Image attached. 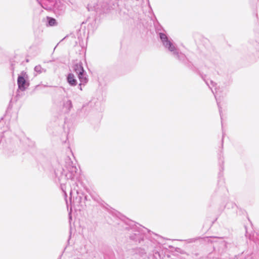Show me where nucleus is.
Masks as SVG:
<instances>
[{
	"label": "nucleus",
	"instance_id": "ddd939ff",
	"mask_svg": "<svg viewBox=\"0 0 259 259\" xmlns=\"http://www.w3.org/2000/svg\"><path fill=\"white\" fill-rule=\"evenodd\" d=\"M34 70L35 72L39 74L41 73L42 72H45L46 71V70L42 68L41 66L39 65L36 66L34 67Z\"/></svg>",
	"mask_w": 259,
	"mask_h": 259
},
{
	"label": "nucleus",
	"instance_id": "f8f14e48",
	"mask_svg": "<svg viewBox=\"0 0 259 259\" xmlns=\"http://www.w3.org/2000/svg\"><path fill=\"white\" fill-rule=\"evenodd\" d=\"M47 25L53 26L57 25V21L55 18L50 17H47Z\"/></svg>",
	"mask_w": 259,
	"mask_h": 259
},
{
	"label": "nucleus",
	"instance_id": "dca6fc26",
	"mask_svg": "<svg viewBox=\"0 0 259 259\" xmlns=\"http://www.w3.org/2000/svg\"><path fill=\"white\" fill-rule=\"evenodd\" d=\"M91 196L92 197V198L96 201L98 202H99V201H100V198H99V197L98 196H96L93 194H91Z\"/></svg>",
	"mask_w": 259,
	"mask_h": 259
},
{
	"label": "nucleus",
	"instance_id": "f03ea898",
	"mask_svg": "<svg viewBox=\"0 0 259 259\" xmlns=\"http://www.w3.org/2000/svg\"><path fill=\"white\" fill-rule=\"evenodd\" d=\"M159 37L164 47L169 52L172 53L174 57L185 65H187L188 60L186 55L180 52L179 50L176 48L172 41L169 40L166 35L163 33H159Z\"/></svg>",
	"mask_w": 259,
	"mask_h": 259
},
{
	"label": "nucleus",
	"instance_id": "f257e3e1",
	"mask_svg": "<svg viewBox=\"0 0 259 259\" xmlns=\"http://www.w3.org/2000/svg\"><path fill=\"white\" fill-rule=\"evenodd\" d=\"M66 169L62 166L59 165L55 169V175L58 182L60 183L61 188L65 195V184L67 181H70L69 183L71 190L70 192V201L72 200V195L74 193L81 194L83 195V189L84 187L83 183L79 181H75L77 178V168L75 166L73 165V162L69 157L66 159Z\"/></svg>",
	"mask_w": 259,
	"mask_h": 259
},
{
	"label": "nucleus",
	"instance_id": "9d476101",
	"mask_svg": "<svg viewBox=\"0 0 259 259\" xmlns=\"http://www.w3.org/2000/svg\"><path fill=\"white\" fill-rule=\"evenodd\" d=\"M67 81L71 86H75L77 84V81L73 74L69 73L67 76Z\"/></svg>",
	"mask_w": 259,
	"mask_h": 259
},
{
	"label": "nucleus",
	"instance_id": "1a4fd4ad",
	"mask_svg": "<svg viewBox=\"0 0 259 259\" xmlns=\"http://www.w3.org/2000/svg\"><path fill=\"white\" fill-rule=\"evenodd\" d=\"M72 107L73 106L72 101L70 100H69L67 98L63 99V107L65 110V112L67 113L70 112Z\"/></svg>",
	"mask_w": 259,
	"mask_h": 259
},
{
	"label": "nucleus",
	"instance_id": "4468645a",
	"mask_svg": "<svg viewBox=\"0 0 259 259\" xmlns=\"http://www.w3.org/2000/svg\"><path fill=\"white\" fill-rule=\"evenodd\" d=\"M77 194V196L75 197V202L79 204L81 203L83 195H82L81 194Z\"/></svg>",
	"mask_w": 259,
	"mask_h": 259
},
{
	"label": "nucleus",
	"instance_id": "2eb2a0df",
	"mask_svg": "<svg viewBox=\"0 0 259 259\" xmlns=\"http://www.w3.org/2000/svg\"><path fill=\"white\" fill-rule=\"evenodd\" d=\"M42 40H43L41 37H37L35 38V43H36L37 45L41 44L42 42Z\"/></svg>",
	"mask_w": 259,
	"mask_h": 259
},
{
	"label": "nucleus",
	"instance_id": "423d86ee",
	"mask_svg": "<svg viewBox=\"0 0 259 259\" xmlns=\"http://www.w3.org/2000/svg\"><path fill=\"white\" fill-rule=\"evenodd\" d=\"M28 77L27 74L24 71H22L18 75L17 84L19 89L21 91H24L29 85V83L26 80Z\"/></svg>",
	"mask_w": 259,
	"mask_h": 259
},
{
	"label": "nucleus",
	"instance_id": "412c9836",
	"mask_svg": "<svg viewBox=\"0 0 259 259\" xmlns=\"http://www.w3.org/2000/svg\"><path fill=\"white\" fill-rule=\"evenodd\" d=\"M257 41L258 42V43L259 44V38L258 39V40H257Z\"/></svg>",
	"mask_w": 259,
	"mask_h": 259
},
{
	"label": "nucleus",
	"instance_id": "6ab92c4d",
	"mask_svg": "<svg viewBox=\"0 0 259 259\" xmlns=\"http://www.w3.org/2000/svg\"><path fill=\"white\" fill-rule=\"evenodd\" d=\"M83 197L84 198V199L85 200H88V199H87V195H84V196H83Z\"/></svg>",
	"mask_w": 259,
	"mask_h": 259
},
{
	"label": "nucleus",
	"instance_id": "39448f33",
	"mask_svg": "<svg viewBox=\"0 0 259 259\" xmlns=\"http://www.w3.org/2000/svg\"><path fill=\"white\" fill-rule=\"evenodd\" d=\"M202 78L206 84L211 89L212 93L214 94L218 103V105L219 107V98L221 97L222 96V93L224 91V90L222 89H221L220 87H217V83L213 82L212 80L208 79H206L203 77H202Z\"/></svg>",
	"mask_w": 259,
	"mask_h": 259
},
{
	"label": "nucleus",
	"instance_id": "9b49d317",
	"mask_svg": "<svg viewBox=\"0 0 259 259\" xmlns=\"http://www.w3.org/2000/svg\"><path fill=\"white\" fill-rule=\"evenodd\" d=\"M142 235L140 234L139 231H135V232L133 234H130V238L131 240H133L136 242L139 241L140 242Z\"/></svg>",
	"mask_w": 259,
	"mask_h": 259
},
{
	"label": "nucleus",
	"instance_id": "6e6552de",
	"mask_svg": "<svg viewBox=\"0 0 259 259\" xmlns=\"http://www.w3.org/2000/svg\"><path fill=\"white\" fill-rule=\"evenodd\" d=\"M42 8L46 10H51L54 5L53 0H36Z\"/></svg>",
	"mask_w": 259,
	"mask_h": 259
},
{
	"label": "nucleus",
	"instance_id": "aec40b11",
	"mask_svg": "<svg viewBox=\"0 0 259 259\" xmlns=\"http://www.w3.org/2000/svg\"><path fill=\"white\" fill-rule=\"evenodd\" d=\"M12 69V70L13 71H14V68H13V67L12 68V69Z\"/></svg>",
	"mask_w": 259,
	"mask_h": 259
},
{
	"label": "nucleus",
	"instance_id": "4be33fe9",
	"mask_svg": "<svg viewBox=\"0 0 259 259\" xmlns=\"http://www.w3.org/2000/svg\"><path fill=\"white\" fill-rule=\"evenodd\" d=\"M219 112H220V113H221V110H220V108H219ZM221 114V113H220V114Z\"/></svg>",
	"mask_w": 259,
	"mask_h": 259
},
{
	"label": "nucleus",
	"instance_id": "a211bd4d",
	"mask_svg": "<svg viewBox=\"0 0 259 259\" xmlns=\"http://www.w3.org/2000/svg\"><path fill=\"white\" fill-rule=\"evenodd\" d=\"M7 148L8 150H12V148L11 147V146H8Z\"/></svg>",
	"mask_w": 259,
	"mask_h": 259
},
{
	"label": "nucleus",
	"instance_id": "7ed1b4c3",
	"mask_svg": "<svg viewBox=\"0 0 259 259\" xmlns=\"http://www.w3.org/2000/svg\"><path fill=\"white\" fill-rule=\"evenodd\" d=\"M210 241L213 243L214 250H217L221 253L226 252L234 246L233 243L230 241H225L222 238L214 237Z\"/></svg>",
	"mask_w": 259,
	"mask_h": 259
},
{
	"label": "nucleus",
	"instance_id": "20e7f679",
	"mask_svg": "<svg viewBox=\"0 0 259 259\" xmlns=\"http://www.w3.org/2000/svg\"><path fill=\"white\" fill-rule=\"evenodd\" d=\"M73 70L76 73L78 76V78L80 81L83 83H86L88 79L87 77L86 72L83 69L81 62L75 64L73 67Z\"/></svg>",
	"mask_w": 259,
	"mask_h": 259
},
{
	"label": "nucleus",
	"instance_id": "f3484780",
	"mask_svg": "<svg viewBox=\"0 0 259 259\" xmlns=\"http://www.w3.org/2000/svg\"><path fill=\"white\" fill-rule=\"evenodd\" d=\"M82 84H84L85 83H82V82H80V83L79 84V89H80V90H82V88H81V86Z\"/></svg>",
	"mask_w": 259,
	"mask_h": 259
},
{
	"label": "nucleus",
	"instance_id": "0eeeda50",
	"mask_svg": "<svg viewBox=\"0 0 259 259\" xmlns=\"http://www.w3.org/2000/svg\"><path fill=\"white\" fill-rule=\"evenodd\" d=\"M115 7V4H113V6H109L107 3L100 2L99 4H97L96 6H94L93 8L91 6L90 9L95 11L97 13L101 14L102 13H107L109 10L113 9Z\"/></svg>",
	"mask_w": 259,
	"mask_h": 259
}]
</instances>
